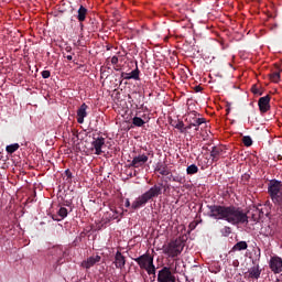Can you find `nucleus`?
Masks as SVG:
<instances>
[{"label":"nucleus","mask_w":282,"mask_h":282,"mask_svg":"<svg viewBox=\"0 0 282 282\" xmlns=\"http://www.w3.org/2000/svg\"><path fill=\"white\" fill-rule=\"evenodd\" d=\"M209 210V217L216 220L227 221L231 226H239V224H248V219L251 221H261L263 217V209L253 206L248 213L243 212L241 207L235 205L225 206V205H207Z\"/></svg>","instance_id":"nucleus-1"},{"label":"nucleus","mask_w":282,"mask_h":282,"mask_svg":"<svg viewBox=\"0 0 282 282\" xmlns=\"http://www.w3.org/2000/svg\"><path fill=\"white\" fill-rule=\"evenodd\" d=\"M164 183H159L158 185L152 186L148 192L143 193L141 196L135 198L132 204V210H139V208H144L151 199L160 197L162 195V189L164 188Z\"/></svg>","instance_id":"nucleus-2"},{"label":"nucleus","mask_w":282,"mask_h":282,"mask_svg":"<svg viewBox=\"0 0 282 282\" xmlns=\"http://www.w3.org/2000/svg\"><path fill=\"white\" fill-rule=\"evenodd\" d=\"M188 240V236L183 235L176 238L175 240H171L167 246H163V253L170 257L171 259H175V257H180L184 250V246H186V241Z\"/></svg>","instance_id":"nucleus-3"},{"label":"nucleus","mask_w":282,"mask_h":282,"mask_svg":"<svg viewBox=\"0 0 282 282\" xmlns=\"http://www.w3.org/2000/svg\"><path fill=\"white\" fill-rule=\"evenodd\" d=\"M268 195L274 206H282V182L275 178L269 181Z\"/></svg>","instance_id":"nucleus-4"},{"label":"nucleus","mask_w":282,"mask_h":282,"mask_svg":"<svg viewBox=\"0 0 282 282\" xmlns=\"http://www.w3.org/2000/svg\"><path fill=\"white\" fill-rule=\"evenodd\" d=\"M158 282H177V279L175 278V274L171 271V268L163 267L156 278Z\"/></svg>","instance_id":"nucleus-5"},{"label":"nucleus","mask_w":282,"mask_h":282,"mask_svg":"<svg viewBox=\"0 0 282 282\" xmlns=\"http://www.w3.org/2000/svg\"><path fill=\"white\" fill-rule=\"evenodd\" d=\"M149 155L153 156V152L150 151L148 154H139L134 156L128 165V169H140L144 166V164L149 162Z\"/></svg>","instance_id":"nucleus-6"},{"label":"nucleus","mask_w":282,"mask_h":282,"mask_svg":"<svg viewBox=\"0 0 282 282\" xmlns=\"http://www.w3.org/2000/svg\"><path fill=\"white\" fill-rule=\"evenodd\" d=\"M269 268L273 274L282 273V258L279 256L271 257L269 261Z\"/></svg>","instance_id":"nucleus-7"},{"label":"nucleus","mask_w":282,"mask_h":282,"mask_svg":"<svg viewBox=\"0 0 282 282\" xmlns=\"http://www.w3.org/2000/svg\"><path fill=\"white\" fill-rule=\"evenodd\" d=\"M186 122L191 124V127H202V124H206V118H199V115L193 111L186 118Z\"/></svg>","instance_id":"nucleus-8"},{"label":"nucleus","mask_w":282,"mask_h":282,"mask_svg":"<svg viewBox=\"0 0 282 282\" xmlns=\"http://www.w3.org/2000/svg\"><path fill=\"white\" fill-rule=\"evenodd\" d=\"M135 263L140 267L141 270H145L149 268V265H152L153 263V257L149 253H144L138 258L134 259Z\"/></svg>","instance_id":"nucleus-9"},{"label":"nucleus","mask_w":282,"mask_h":282,"mask_svg":"<svg viewBox=\"0 0 282 282\" xmlns=\"http://www.w3.org/2000/svg\"><path fill=\"white\" fill-rule=\"evenodd\" d=\"M91 147L95 149V155H102V149L105 148V137H94Z\"/></svg>","instance_id":"nucleus-10"},{"label":"nucleus","mask_w":282,"mask_h":282,"mask_svg":"<svg viewBox=\"0 0 282 282\" xmlns=\"http://www.w3.org/2000/svg\"><path fill=\"white\" fill-rule=\"evenodd\" d=\"M270 100H271L270 95L261 97L258 100V107L261 113H268V111H270Z\"/></svg>","instance_id":"nucleus-11"},{"label":"nucleus","mask_w":282,"mask_h":282,"mask_svg":"<svg viewBox=\"0 0 282 282\" xmlns=\"http://www.w3.org/2000/svg\"><path fill=\"white\" fill-rule=\"evenodd\" d=\"M51 254H53L56 258V265H63L65 263V260L63 258L65 257V251H63V247H54L51 250Z\"/></svg>","instance_id":"nucleus-12"},{"label":"nucleus","mask_w":282,"mask_h":282,"mask_svg":"<svg viewBox=\"0 0 282 282\" xmlns=\"http://www.w3.org/2000/svg\"><path fill=\"white\" fill-rule=\"evenodd\" d=\"M101 259H102V257H100V256H91V257L87 258V260H84L82 262V268L89 270L90 268H94V265H96V263H100Z\"/></svg>","instance_id":"nucleus-13"},{"label":"nucleus","mask_w":282,"mask_h":282,"mask_svg":"<svg viewBox=\"0 0 282 282\" xmlns=\"http://www.w3.org/2000/svg\"><path fill=\"white\" fill-rule=\"evenodd\" d=\"M87 109L89 106L87 104H82V106L77 110V122L78 124H83L85 122V118H87Z\"/></svg>","instance_id":"nucleus-14"},{"label":"nucleus","mask_w":282,"mask_h":282,"mask_svg":"<svg viewBox=\"0 0 282 282\" xmlns=\"http://www.w3.org/2000/svg\"><path fill=\"white\" fill-rule=\"evenodd\" d=\"M115 265L118 270H122L127 265V259L122 256V252L117 251L115 256Z\"/></svg>","instance_id":"nucleus-15"},{"label":"nucleus","mask_w":282,"mask_h":282,"mask_svg":"<svg viewBox=\"0 0 282 282\" xmlns=\"http://www.w3.org/2000/svg\"><path fill=\"white\" fill-rule=\"evenodd\" d=\"M121 78H124V80H140V68L137 66L131 73H121Z\"/></svg>","instance_id":"nucleus-16"},{"label":"nucleus","mask_w":282,"mask_h":282,"mask_svg":"<svg viewBox=\"0 0 282 282\" xmlns=\"http://www.w3.org/2000/svg\"><path fill=\"white\" fill-rule=\"evenodd\" d=\"M224 153V149L221 147H213L210 151V158L213 162H218L219 158Z\"/></svg>","instance_id":"nucleus-17"},{"label":"nucleus","mask_w":282,"mask_h":282,"mask_svg":"<svg viewBox=\"0 0 282 282\" xmlns=\"http://www.w3.org/2000/svg\"><path fill=\"white\" fill-rule=\"evenodd\" d=\"M248 272L249 279H259L261 276V269H259V264L250 268Z\"/></svg>","instance_id":"nucleus-18"},{"label":"nucleus","mask_w":282,"mask_h":282,"mask_svg":"<svg viewBox=\"0 0 282 282\" xmlns=\"http://www.w3.org/2000/svg\"><path fill=\"white\" fill-rule=\"evenodd\" d=\"M85 19H87V8L80 6L77 11V20L79 21V23H83Z\"/></svg>","instance_id":"nucleus-19"},{"label":"nucleus","mask_w":282,"mask_h":282,"mask_svg":"<svg viewBox=\"0 0 282 282\" xmlns=\"http://www.w3.org/2000/svg\"><path fill=\"white\" fill-rule=\"evenodd\" d=\"M57 215H58V216L53 215L54 221H61L62 219H65V217H67V215H68L67 208L61 207V208L58 209V212H57ZM58 217H61V218H58Z\"/></svg>","instance_id":"nucleus-20"},{"label":"nucleus","mask_w":282,"mask_h":282,"mask_svg":"<svg viewBox=\"0 0 282 282\" xmlns=\"http://www.w3.org/2000/svg\"><path fill=\"white\" fill-rule=\"evenodd\" d=\"M241 250H248V242L246 241H239L237 242L232 249H231V252H238V251H241Z\"/></svg>","instance_id":"nucleus-21"},{"label":"nucleus","mask_w":282,"mask_h":282,"mask_svg":"<svg viewBox=\"0 0 282 282\" xmlns=\"http://www.w3.org/2000/svg\"><path fill=\"white\" fill-rule=\"evenodd\" d=\"M155 171L160 173V175H171V170L166 165H160L155 169Z\"/></svg>","instance_id":"nucleus-22"},{"label":"nucleus","mask_w":282,"mask_h":282,"mask_svg":"<svg viewBox=\"0 0 282 282\" xmlns=\"http://www.w3.org/2000/svg\"><path fill=\"white\" fill-rule=\"evenodd\" d=\"M271 83H279L281 80V72H273L269 75Z\"/></svg>","instance_id":"nucleus-23"},{"label":"nucleus","mask_w":282,"mask_h":282,"mask_svg":"<svg viewBox=\"0 0 282 282\" xmlns=\"http://www.w3.org/2000/svg\"><path fill=\"white\" fill-rule=\"evenodd\" d=\"M186 173L187 175H195L196 173H199V167H197L195 164H192L187 166Z\"/></svg>","instance_id":"nucleus-24"},{"label":"nucleus","mask_w":282,"mask_h":282,"mask_svg":"<svg viewBox=\"0 0 282 282\" xmlns=\"http://www.w3.org/2000/svg\"><path fill=\"white\" fill-rule=\"evenodd\" d=\"M19 147H20L19 143H13V144L7 145L6 151L7 153L12 154V153H15V151H19Z\"/></svg>","instance_id":"nucleus-25"},{"label":"nucleus","mask_w":282,"mask_h":282,"mask_svg":"<svg viewBox=\"0 0 282 282\" xmlns=\"http://www.w3.org/2000/svg\"><path fill=\"white\" fill-rule=\"evenodd\" d=\"M145 123H147V122H144L143 119L140 118V117H134V118L132 119V124H133L134 127H144Z\"/></svg>","instance_id":"nucleus-26"},{"label":"nucleus","mask_w":282,"mask_h":282,"mask_svg":"<svg viewBox=\"0 0 282 282\" xmlns=\"http://www.w3.org/2000/svg\"><path fill=\"white\" fill-rule=\"evenodd\" d=\"M173 127L177 129L180 133H186V129H184V121H177Z\"/></svg>","instance_id":"nucleus-27"},{"label":"nucleus","mask_w":282,"mask_h":282,"mask_svg":"<svg viewBox=\"0 0 282 282\" xmlns=\"http://www.w3.org/2000/svg\"><path fill=\"white\" fill-rule=\"evenodd\" d=\"M242 143L245 147H252V138L250 135L243 137Z\"/></svg>","instance_id":"nucleus-28"},{"label":"nucleus","mask_w":282,"mask_h":282,"mask_svg":"<svg viewBox=\"0 0 282 282\" xmlns=\"http://www.w3.org/2000/svg\"><path fill=\"white\" fill-rule=\"evenodd\" d=\"M64 177H66V182H68V184H72V178L74 176H73L72 171L69 169L65 170Z\"/></svg>","instance_id":"nucleus-29"},{"label":"nucleus","mask_w":282,"mask_h":282,"mask_svg":"<svg viewBox=\"0 0 282 282\" xmlns=\"http://www.w3.org/2000/svg\"><path fill=\"white\" fill-rule=\"evenodd\" d=\"M144 270L148 272L149 275H151V274L155 275V264H153V262H152V264L147 267Z\"/></svg>","instance_id":"nucleus-30"},{"label":"nucleus","mask_w":282,"mask_h":282,"mask_svg":"<svg viewBox=\"0 0 282 282\" xmlns=\"http://www.w3.org/2000/svg\"><path fill=\"white\" fill-rule=\"evenodd\" d=\"M265 235H267V237H274L275 231H274V229H272V227L268 226L265 228Z\"/></svg>","instance_id":"nucleus-31"},{"label":"nucleus","mask_w":282,"mask_h":282,"mask_svg":"<svg viewBox=\"0 0 282 282\" xmlns=\"http://www.w3.org/2000/svg\"><path fill=\"white\" fill-rule=\"evenodd\" d=\"M198 224H199V223H197V221L191 223L189 226H188V228H189V231H188V232H192V230H195V229L197 228V225H198Z\"/></svg>","instance_id":"nucleus-32"},{"label":"nucleus","mask_w":282,"mask_h":282,"mask_svg":"<svg viewBox=\"0 0 282 282\" xmlns=\"http://www.w3.org/2000/svg\"><path fill=\"white\" fill-rule=\"evenodd\" d=\"M50 76H52V73L50 70L42 72V78H50Z\"/></svg>","instance_id":"nucleus-33"},{"label":"nucleus","mask_w":282,"mask_h":282,"mask_svg":"<svg viewBox=\"0 0 282 282\" xmlns=\"http://www.w3.org/2000/svg\"><path fill=\"white\" fill-rule=\"evenodd\" d=\"M110 63L112 65H118V56H112L111 59H110Z\"/></svg>","instance_id":"nucleus-34"},{"label":"nucleus","mask_w":282,"mask_h":282,"mask_svg":"<svg viewBox=\"0 0 282 282\" xmlns=\"http://www.w3.org/2000/svg\"><path fill=\"white\" fill-rule=\"evenodd\" d=\"M182 177L181 176H175L173 177V182H178L180 184H182Z\"/></svg>","instance_id":"nucleus-35"},{"label":"nucleus","mask_w":282,"mask_h":282,"mask_svg":"<svg viewBox=\"0 0 282 282\" xmlns=\"http://www.w3.org/2000/svg\"><path fill=\"white\" fill-rule=\"evenodd\" d=\"M251 91L252 94H259V88H257V86H252Z\"/></svg>","instance_id":"nucleus-36"},{"label":"nucleus","mask_w":282,"mask_h":282,"mask_svg":"<svg viewBox=\"0 0 282 282\" xmlns=\"http://www.w3.org/2000/svg\"><path fill=\"white\" fill-rule=\"evenodd\" d=\"M113 69H115L116 72H120V70L122 69V67H121L120 65L116 64V65L113 66Z\"/></svg>","instance_id":"nucleus-37"},{"label":"nucleus","mask_w":282,"mask_h":282,"mask_svg":"<svg viewBox=\"0 0 282 282\" xmlns=\"http://www.w3.org/2000/svg\"><path fill=\"white\" fill-rule=\"evenodd\" d=\"M202 86H195L194 91H196V94H199V91H202Z\"/></svg>","instance_id":"nucleus-38"},{"label":"nucleus","mask_w":282,"mask_h":282,"mask_svg":"<svg viewBox=\"0 0 282 282\" xmlns=\"http://www.w3.org/2000/svg\"><path fill=\"white\" fill-rule=\"evenodd\" d=\"M242 180H245V182H248V180H250V175L249 174H243Z\"/></svg>","instance_id":"nucleus-39"},{"label":"nucleus","mask_w":282,"mask_h":282,"mask_svg":"<svg viewBox=\"0 0 282 282\" xmlns=\"http://www.w3.org/2000/svg\"><path fill=\"white\" fill-rule=\"evenodd\" d=\"M192 127H195V126H191V123H188L186 127H184L185 132L188 131V130H191Z\"/></svg>","instance_id":"nucleus-40"},{"label":"nucleus","mask_w":282,"mask_h":282,"mask_svg":"<svg viewBox=\"0 0 282 282\" xmlns=\"http://www.w3.org/2000/svg\"><path fill=\"white\" fill-rule=\"evenodd\" d=\"M131 206V202L129 199L126 200V208H129Z\"/></svg>","instance_id":"nucleus-41"},{"label":"nucleus","mask_w":282,"mask_h":282,"mask_svg":"<svg viewBox=\"0 0 282 282\" xmlns=\"http://www.w3.org/2000/svg\"><path fill=\"white\" fill-rule=\"evenodd\" d=\"M65 58H67V61H73L74 57L72 55H67Z\"/></svg>","instance_id":"nucleus-42"},{"label":"nucleus","mask_w":282,"mask_h":282,"mask_svg":"<svg viewBox=\"0 0 282 282\" xmlns=\"http://www.w3.org/2000/svg\"><path fill=\"white\" fill-rule=\"evenodd\" d=\"M163 191L166 193V191H169V185L163 186Z\"/></svg>","instance_id":"nucleus-43"},{"label":"nucleus","mask_w":282,"mask_h":282,"mask_svg":"<svg viewBox=\"0 0 282 282\" xmlns=\"http://www.w3.org/2000/svg\"><path fill=\"white\" fill-rule=\"evenodd\" d=\"M225 231L230 234V227H225Z\"/></svg>","instance_id":"nucleus-44"},{"label":"nucleus","mask_w":282,"mask_h":282,"mask_svg":"<svg viewBox=\"0 0 282 282\" xmlns=\"http://www.w3.org/2000/svg\"><path fill=\"white\" fill-rule=\"evenodd\" d=\"M66 52H72V46H67Z\"/></svg>","instance_id":"nucleus-45"},{"label":"nucleus","mask_w":282,"mask_h":282,"mask_svg":"<svg viewBox=\"0 0 282 282\" xmlns=\"http://www.w3.org/2000/svg\"><path fill=\"white\" fill-rule=\"evenodd\" d=\"M195 131H199V127H195Z\"/></svg>","instance_id":"nucleus-46"},{"label":"nucleus","mask_w":282,"mask_h":282,"mask_svg":"<svg viewBox=\"0 0 282 282\" xmlns=\"http://www.w3.org/2000/svg\"><path fill=\"white\" fill-rule=\"evenodd\" d=\"M185 282H192L191 280H188V279H186V281Z\"/></svg>","instance_id":"nucleus-47"}]
</instances>
